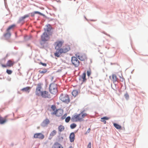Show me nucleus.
Masks as SVG:
<instances>
[{
	"mask_svg": "<svg viewBox=\"0 0 148 148\" xmlns=\"http://www.w3.org/2000/svg\"><path fill=\"white\" fill-rule=\"evenodd\" d=\"M71 119V117L70 116H68L65 119V121L66 123H68L69 122Z\"/></svg>",
	"mask_w": 148,
	"mask_h": 148,
	"instance_id": "2f4dec72",
	"label": "nucleus"
},
{
	"mask_svg": "<svg viewBox=\"0 0 148 148\" xmlns=\"http://www.w3.org/2000/svg\"><path fill=\"white\" fill-rule=\"evenodd\" d=\"M120 80L121 81L123 82L124 80V79L123 78H122L121 77H120Z\"/></svg>",
	"mask_w": 148,
	"mask_h": 148,
	"instance_id": "ea45409f",
	"label": "nucleus"
},
{
	"mask_svg": "<svg viewBox=\"0 0 148 148\" xmlns=\"http://www.w3.org/2000/svg\"><path fill=\"white\" fill-rule=\"evenodd\" d=\"M124 96H125V98L127 99H128L129 98V95L127 93H126L125 94Z\"/></svg>",
	"mask_w": 148,
	"mask_h": 148,
	"instance_id": "f704fd0d",
	"label": "nucleus"
},
{
	"mask_svg": "<svg viewBox=\"0 0 148 148\" xmlns=\"http://www.w3.org/2000/svg\"><path fill=\"white\" fill-rule=\"evenodd\" d=\"M114 126L116 128L118 129H120L121 128V126L120 125L116 123L114 124Z\"/></svg>",
	"mask_w": 148,
	"mask_h": 148,
	"instance_id": "b1692460",
	"label": "nucleus"
},
{
	"mask_svg": "<svg viewBox=\"0 0 148 148\" xmlns=\"http://www.w3.org/2000/svg\"><path fill=\"white\" fill-rule=\"evenodd\" d=\"M111 79L113 83H114L116 82L117 81L118 79L117 78L116 75L115 74H113L112 75Z\"/></svg>",
	"mask_w": 148,
	"mask_h": 148,
	"instance_id": "dca6fc26",
	"label": "nucleus"
},
{
	"mask_svg": "<svg viewBox=\"0 0 148 148\" xmlns=\"http://www.w3.org/2000/svg\"><path fill=\"white\" fill-rule=\"evenodd\" d=\"M66 116H67V114H65L63 116H62L61 119L62 120H63V119H64L66 118Z\"/></svg>",
	"mask_w": 148,
	"mask_h": 148,
	"instance_id": "c9c22d12",
	"label": "nucleus"
},
{
	"mask_svg": "<svg viewBox=\"0 0 148 148\" xmlns=\"http://www.w3.org/2000/svg\"><path fill=\"white\" fill-rule=\"evenodd\" d=\"M3 66V67H6L7 66H9V67H10L11 65H2Z\"/></svg>",
	"mask_w": 148,
	"mask_h": 148,
	"instance_id": "a19ab883",
	"label": "nucleus"
},
{
	"mask_svg": "<svg viewBox=\"0 0 148 148\" xmlns=\"http://www.w3.org/2000/svg\"><path fill=\"white\" fill-rule=\"evenodd\" d=\"M49 91L53 94H56L57 92V86L54 83L51 84L49 87Z\"/></svg>",
	"mask_w": 148,
	"mask_h": 148,
	"instance_id": "20e7f679",
	"label": "nucleus"
},
{
	"mask_svg": "<svg viewBox=\"0 0 148 148\" xmlns=\"http://www.w3.org/2000/svg\"><path fill=\"white\" fill-rule=\"evenodd\" d=\"M61 53H61L59 51V49H58V51L56 50V52L54 53V55L55 56L59 57L60 54Z\"/></svg>",
	"mask_w": 148,
	"mask_h": 148,
	"instance_id": "5701e85b",
	"label": "nucleus"
},
{
	"mask_svg": "<svg viewBox=\"0 0 148 148\" xmlns=\"http://www.w3.org/2000/svg\"><path fill=\"white\" fill-rule=\"evenodd\" d=\"M24 19V18H23V17L22 16L19 18L18 22L20 23L21 22L23 21Z\"/></svg>",
	"mask_w": 148,
	"mask_h": 148,
	"instance_id": "473e14b6",
	"label": "nucleus"
},
{
	"mask_svg": "<svg viewBox=\"0 0 148 148\" xmlns=\"http://www.w3.org/2000/svg\"><path fill=\"white\" fill-rule=\"evenodd\" d=\"M87 76L88 77H89L91 73V70L90 69L87 71Z\"/></svg>",
	"mask_w": 148,
	"mask_h": 148,
	"instance_id": "7c9ffc66",
	"label": "nucleus"
},
{
	"mask_svg": "<svg viewBox=\"0 0 148 148\" xmlns=\"http://www.w3.org/2000/svg\"><path fill=\"white\" fill-rule=\"evenodd\" d=\"M6 72L8 74H11L12 72V71L11 70H9L8 69H7L6 70Z\"/></svg>",
	"mask_w": 148,
	"mask_h": 148,
	"instance_id": "72a5a7b5",
	"label": "nucleus"
},
{
	"mask_svg": "<svg viewBox=\"0 0 148 148\" xmlns=\"http://www.w3.org/2000/svg\"><path fill=\"white\" fill-rule=\"evenodd\" d=\"M14 64V62L10 60L8 61L7 65H13Z\"/></svg>",
	"mask_w": 148,
	"mask_h": 148,
	"instance_id": "cd10ccee",
	"label": "nucleus"
},
{
	"mask_svg": "<svg viewBox=\"0 0 148 148\" xmlns=\"http://www.w3.org/2000/svg\"><path fill=\"white\" fill-rule=\"evenodd\" d=\"M48 69H46L45 68H42L40 69L39 71V72L41 74H44L45 73H48L49 72L48 71Z\"/></svg>",
	"mask_w": 148,
	"mask_h": 148,
	"instance_id": "f8f14e48",
	"label": "nucleus"
},
{
	"mask_svg": "<svg viewBox=\"0 0 148 148\" xmlns=\"http://www.w3.org/2000/svg\"><path fill=\"white\" fill-rule=\"evenodd\" d=\"M45 66H46L47 65H45Z\"/></svg>",
	"mask_w": 148,
	"mask_h": 148,
	"instance_id": "09e8293b",
	"label": "nucleus"
},
{
	"mask_svg": "<svg viewBox=\"0 0 148 148\" xmlns=\"http://www.w3.org/2000/svg\"><path fill=\"white\" fill-rule=\"evenodd\" d=\"M70 49L69 46L65 45L62 48L59 49V51L61 53H65L68 51Z\"/></svg>",
	"mask_w": 148,
	"mask_h": 148,
	"instance_id": "6e6552de",
	"label": "nucleus"
},
{
	"mask_svg": "<svg viewBox=\"0 0 148 148\" xmlns=\"http://www.w3.org/2000/svg\"><path fill=\"white\" fill-rule=\"evenodd\" d=\"M90 128H89L88 129L87 131V132L88 133H89L90 132Z\"/></svg>",
	"mask_w": 148,
	"mask_h": 148,
	"instance_id": "79ce46f5",
	"label": "nucleus"
},
{
	"mask_svg": "<svg viewBox=\"0 0 148 148\" xmlns=\"http://www.w3.org/2000/svg\"><path fill=\"white\" fill-rule=\"evenodd\" d=\"M63 113V110L61 109H59L56 110L55 112H53L51 113L52 115H55L58 116H61Z\"/></svg>",
	"mask_w": 148,
	"mask_h": 148,
	"instance_id": "1a4fd4ad",
	"label": "nucleus"
},
{
	"mask_svg": "<svg viewBox=\"0 0 148 148\" xmlns=\"http://www.w3.org/2000/svg\"><path fill=\"white\" fill-rule=\"evenodd\" d=\"M76 124L74 123L71 124L70 125L71 128L72 129L75 128L76 127Z\"/></svg>",
	"mask_w": 148,
	"mask_h": 148,
	"instance_id": "c85d7f7f",
	"label": "nucleus"
},
{
	"mask_svg": "<svg viewBox=\"0 0 148 148\" xmlns=\"http://www.w3.org/2000/svg\"><path fill=\"white\" fill-rule=\"evenodd\" d=\"M41 64H42V65H46V64H45V63H41Z\"/></svg>",
	"mask_w": 148,
	"mask_h": 148,
	"instance_id": "37998d69",
	"label": "nucleus"
},
{
	"mask_svg": "<svg viewBox=\"0 0 148 148\" xmlns=\"http://www.w3.org/2000/svg\"><path fill=\"white\" fill-rule=\"evenodd\" d=\"M50 29L49 28L47 29V30L45 31V32L41 36V39L42 41H47L49 39V36L48 35L49 33V31Z\"/></svg>",
	"mask_w": 148,
	"mask_h": 148,
	"instance_id": "7ed1b4c3",
	"label": "nucleus"
},
{
	"mask_svg": "<svg viewBox=\"0 0 148 148\" xmlns=\"http://www.w3.org/2000/svg\"><path fill=\"white\" fill-rule=\"evenodd\" d=\"M51 148H63V147L58 142H56L54 143Z\"/></svg>",
	"mask_w": 148,
	"mask_h": 148,
	"instance_id": "ddd939ff",
	"label": "nucleus"
},
{
	"mask_svg": "<svg viewBox=\"0 0 148 148\" xmlns=\"http://www.w3.org/2000/svg\"><path fill=\"white\" fill-rule=\"evenodd\" d=\"M110 78H111V76H110Z\"/></svg>",
	"mask_w": 148,
	"mask_h": 148,
	"instance_id": "49530a36",
	"label": "nucleus"
},
{
	"mask_svg": "<svg viewBox=\"0 0 148 148\" xmlns=\"http://www.w3.org/2000/svg\"><path fill=\"white\" fill-rule=\"evenodd\" d=\"M56 133L57 132L56 130H53L50 133V136H53L56 134Z\"/></svg>",
	"mask_w": 148,
	"mask_h": 148,
	"instance_id": "a878e982",
	"label": "nucleus"
},
{
	"mask_svg": "<svg viewBox=\"0 0 148 148\" xmlns=\"http://www.w3.org/2000/svg\"><path fill=\"white\" fill-rule=\"evenodd\" d=\"M69 148H73L72 147L70 146V147Z\"/></svg>",
	"mask_w": 148,
	"mask_h": 148,
	"instance_id": "c03bdc74",
	"label": "nucleus"
},
{
	"mask_svg": "<svg viewBox=\"0 0 148 148\" xmlns=\"http://www.w3.org/2000/svg\"><path fill=\"white\" fill-rule=\"evenodd\" d=\"M53 79V77H52V80Z\"/></svg>",
	"mask_w": 148,
	"mask_h": 148,
	"instance_id": "a18cd8bd",
	"label": "nucleus"
},
{
	"mask_svg": "<svg viewBox=\"0 0 148 148\" xmlns=\"http://www.w3.org/2000/svg\"><path fill=\"white\" fill-rule=\"evenodd\" d=\"M75 134L74 133H71L70 135L69 138L71 142H73L75 140Z\"/></svg>",
	"mask_w": 148,
	"mask_h": 148,
	"instance_id": "2eb2a0df",
	"label": "nucleus"
},
{
	"mask_svg": "<svg viewBox=\"0 0 148 148\" xmlns=\"http://www.w3.org/2000/svg\"><path fill=\"white\" fill-rule=\"evenodd\" d=\"M49 120L47 119H46L42 122V125L43 127L46 126L49 123Z\"/></svg>",
	"mask_w": 148,
	"mask_h": 148,
	"instance_id": "4468645a",
	"label": "nucleus"
},
{
	"mask_svg": "<svg viewBox=\"0 0 148 148\" xmlns=\"http://www.w3.org/2000/svg\"><path fill=\"white\" fill-rule=\"evenodd\" d=\"M65 127L64 126L62 125H60L58 127L59 131L60 132H62L64 130Z\"/></svg>",
	"mask_w": 148,
	"mask_h": 148,
	"instance_id": "aec40b11",
	"label": "nucleus"
},
{
	"mask_svg": "<svg viewBox=\"0 0 148 148\" xmlns=\"http://www.w3.org/2000/svg\"><path fill=\"white\" fill-rule=\"evenodd\" d=\"M29 14H26L24 16H23V18L25 19L26 18H28L29 17Z\"/></svg>",
	"mask_w": 148,
	"mask_h": 148,
	"instance_id": "e433bc0d",
	"label": "nucleus"
},
{
	"mask_svg": "<svg viewBox=\"0 0 148 148\" xmlns=\"http://www.w3.org/2000/svg\"><path fill=\"white\" fill-rule=\"evenodd\" d=\"M34 14H39L40 15H41L42 14L40 12L38 11H35L34 12Z\"/></svg>",
	"mask_w": 148,
	"mask_h": 148,
	"instance_id": "58836bf2",
	"label": "nucleus"
},
{
	"mask_svg": "<svg viewBox=\"0 0 148 148\" xmlns=\"http://www.w3.org/2000/svg\"><path fill=\"white\" fill-rule=\"evenodd\" d=\"M91 142L89 143L88 145L87 146V148H91Z\"/></svg>",
	"mask_w": 148,
	"mask_h": 148,
	"instance_id": "4c0bfd02",
	"label": "nucleus"
},
{
	"mask_svg": "<svg viewBox=\"0 0 148 148\" xmlns=\"http://www.w3.org/2000/svg\"><path fill=\"white\" fill-rule=\"evenodd\" d=\"M109 119V118L107 116H105L101 118V121L103 122L104 124L106 123V120H108Z\"/></svg>",
	"mask_w": 148,
	"mask_h": 148,
	"instance_id": "6ab92c4d",
	"label": "nucleus"
},
{
	"mask_svg": "<svg viewBox=\"0 0 148 148\" xmlns=\"http://www.w3.org/2000/svg\"><path fill=\"white\" fill-rule=\"evenodd\" d=\"M51 109L52 111L55 112L56 110V107L55 105H52L51 107Z\"/></svg>",
	"mask_w": 148,
	"mask_h": 148,
	"instance_id": "bb28decb",
	"label": "nucleus"
},
{
	"mask_svg": "<svg viewBox=\"0 0 148 148\" xmlns=\"http://www.w3.org/2000/svg\"><path fill=\"white\" fill-rule=\"evenodd\" d=\"M15 26V24H13L12 25L10 26L7 29V31L8 32L9 30H10V29H12Z\"/></svg>",
	"mask_w": 148,
	"mask_h": 148,
	"instance_id": "393cba45",
	"label": "nucleus"
},
{
	"mask_svg": "<svg viewBox=\"0 0 148 148\" xmlns=\"http://www.w3.org/2000/svg\"><path fill=\"white\" fill-rule=\"evenodd\" d=\"M4 36L6 38L7 36H8V37H10L11 36V34L10 32H8L7 33L4 34Z\"/></svg>",
	"mask_w": 148,
	"mask_h": 148,
	"instance_id": "c756f323",
	"label": "nucleus"
},
{
	"mask_svg": "<svg viewBox=\"0 0 148 148\" xmlns=\"http://www.w3.org/2000/svg\"><path fill=\"white\" fill-rule=\"evenodd\" d=\"M75 67H77V66H76V65H75Z\"/></svg>",
	"mask_w": 148,
	"mask_h": 148,
	"instance_id": "de8ad7c7",
	"label": "nucleus"
},
{
	"mask_svg": "<svg viewBox=\"0 0 148 148\" xmlns=\"http://www.w3.org/2000/svg\"><path fill=\"white\" fill-rule=\"evenodd\" d=\"M60 99L63 102L68 103L70 102V99L68 95L62 94L60 97Z\"/></svg>",
	"mask_w": 148,
	"mask_h": 148,
	"instance_id": "39448f33",
	"label": "nucleus"
},
{
	"mask_svg": "<svg viewBox=\"0 0 148 148\" xmlns=\"http://www.w3.org/2000/svg\"><path fill=\"white\" fill-rule=\"evenodd\" d=\"M84 111H82L79 114H77L73 115L71 119L73 122H81L84 121V118L88 114L84 112Z\"/></svg>",
	"mask_w": 148,
	"mask_h": 148,
	"instance_id": "f03ea898",
	"label": "nucleus"
},
{
	"mask_svg": "<svg viewBox=\"0 0 148 148\" xmlns=\"http://www.w3.org/2000/svg\"><path fill=\"white\" fill-rule=\"evenodd\" d=\"M31 88L30 87H27L25 88H23L21 89V91H25L28 93L29 92V90Z\"/></svg>",
	"mask_w": 148,
	"mask_h": 148,
	"instance_id": "f3484780",
	"label": "nucleus"
},
{
	"mask_svg": "<svg viewBox=\"0 0 148 148\" xmlns=\"http://www.w3.org/2000/svg\"><path fill=\"white\" fill-rule=\"evenodd\" d=\"M6 121V119H3L0 116V124H3Z\"/></svg>",
	"mask_w": 148,
	"mask_h": 148,
	"instance_id": "412c9836",
	"label": "nucleus"
},
{
	"mask_svg": "<svg viewBox=\"0 0 148 148\" xmlns=\"http://www.w3.org/2000/svg\"><path fill=\"white\" fill-rule=\"evenodd\" d=\"M78 91L76 90H74L72 92V95L74 97H75L78 94Z\"/></svg>",
	"mask_w": 148,
	"mask_h": 148,
	"instance_id": "4be33fe9",
	"label": "nucleus"
},
{
	"mask_svg": "<svg viewBox=\"0 0 148 148\" xmlns=\"http://www.w3.org/2000/svg\"><path fill=\"white\" fill-rule=\"evenodd\" d=\"M71 61L73 65H79V61L75 57H72V58Z\"/></svg>",
	"mask_w": 148,
	"mask_h": 148,
	"instance_id": "9b49d317",
	"label": "nucleus"
},
{
	"mask_svg": "<svg viewBox=\"0 0 148 148\" xmlns=\"http://www.w3.org/2000/svg\"><path fill=\"white\" fill-rule=\"evenodd\" d=\"M64 43V41L63 40H58L55 43V49L57 51L61 48L63 43Z\"/></svg>",
	"mask_w": 148,
	"mask_h": 148,
	"instance_id": "423d86ee",
	"label": "nucleus"
},
{
	"mask_svg": "<svg viewBox=\"0 0 148 148\" xmlns=\"http://www.w3.org/2000/svg\"><path fill=\"white\" fill-rule=\"evenodd\" d=\"M45 137L44 135L41 133H36L34 134V138H38L40 139H43Z\"/></svg>",
	"mask_w": 148,
	"mask_h": 148,
	"instance_id": "9d476101",
	"label": "nucleus"
},
{
	"mask_svg": "<svg viewBox=\"0 0 148 148\" xmlns=\"http://www.w3.org/2000/svg\"><path fill=\"white\" fill-rule=\"evenodd\" d=\"M75 56L81 61H84L87 59L86 55L84 53H77L76 54Z\"/></svg>",
	"mask_w": 148,
	"mask_h": 148,
	"instance_id": "0eeeda50",
	"label": "nucleus"
},
{
	"mask_svg": "<svg viewBox=\"0 0 148 148\" xmlns=\"http://www.w3.org/2000/svg\"><path fill=\"white\" fill-rule=\"evenodd\" d=\"M86 73L84 72L81 76V78L83 79V82H85L86 80Z\"/></svg>",
	"mask_w": 148,
	"mask_h": 148,
	"instance_id": "a211bd4d",
	"label": "nucleus"
},
{
	"mask_svg": "<svg viewBox=\"0 0 148 148\" xmlns=\"http://www.w3.org/2000/svg\"><path fill=\"white\" fill-rule=\"evenodd\" d=\"M43 85L42 83H40L37 84L35 91L36 95L38 96H41L43 98H51V96L48 91L41 90Z\"/></svg>",
	"mask_w": 148,
	"mask_h": 148,
	"instance_id": "f257e3e1",
	"label": "nucleus"
}]
</instances>
